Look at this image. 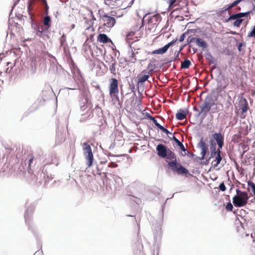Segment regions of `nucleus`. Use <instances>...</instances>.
I'll use <instances>...</instances> for the list:
<instances>
[{"mask_svg": "<svg viewBox=\"0 0 255 255\" xmlns=\"http://www.w3.org/2000/svg\"><path fill=\"white\" fill-rule=\"evenodd\" d=\"M103 23L98 28V31L99 33L109 32L112 27L116 23V19L114 17H111L107 14H105L101 16Z\"/></svg>", "mask_w": 255, "mask_h": 255, "instance_id": "f257e3e1", "label": "nucleus"}, {"mask_svg": "<svg viewBox=\"0 0 255 255\" xmlns=\"http://www.w3.org/2000/svg\"><path fill=\"white\" fill-rule=\"evenodd\" d=\"M251 13H252V11L231 14L230 16L225 20V22H230L234 27L239 28L244 20L242 18L248 16Z\"/></svg>", "mask_w": 255, "mask_h": 255, "instance_id": "f03ea898", "label": "nucleus"}, {"mask_svg": "<svg viewBox=\"0 0 255 255\" xmlns=\"http://www.w3.org/2000/svg\"><path fill=\"white\" fill-rule=\"evenodd\" d=\"M236 195L233 198V203L235 206L241 207L246 206L249 198L248 193L239 189H236Z\"/></svg>", "mask_w": 255, "mask_h": 255, "instance_id": "7ed1b4c3", "label": "nucleus"}, {"mask_svg": "<svg viewBox=\"0 0 255 255\" xmlns=\"http://www.w3.org/2000/svg\"><path fill=\"white\" fill-rule=\"evenodd\" d=\"M211 154L210 158H214L212 161L214 167H216L220 164L222 158L221 155V151L220 148L216 149V144L213 140L210 141Z\"/></svg>", "mask_w": 255, "mask_h": 255, "instance_id": "20e7f679", "label": "nucleus"}, {"mask_svg": "<svg viewBox=\"0 0 255 255\" xmlns=\"http://www.w3.org/2000/svg\"><path fill=\"white\" fill-rule=\"evenodd\" d=\"M145 18H146L145 20L147 21V28L150 30L155 28L161 20V17L159 14H155L152 16H148V14H146L143 18V21L144 20Z\"/></svg>", "mask_w": 255, "mask_h": 255, "instance_id": "39448f33", "label": "nucleus"}, {"mask_svg": "<svg viewBox=\"0 0 255 255\" xmlns=\"http://www.w3.org/2000/svg\"><path fill=\"white\" fill-rule=\"evenodd\" d=\"M83 150L84 155L87 161L86 164L88 167H91L94 160L93 153L91 146L87 142H85L83 143Z\"/></svg>", "mask_w": 255, "mask_h": 255, "instance_id": "423d86ee", "label": "nucleus"}, {"mask_svg": "<svg viewBox=\"0 0 255 255\" xmlns=\"http://www.w3.org/2000/svg\"><path fill=\"white\" fill-rule=\"evenodd\" d=\"M215 104V101L213 97L211 95H208L205 98L203 104L200 106L201 111L199 114L204 113L205 116L206 115Z\"/></svg>", "mask_w": 255, "mask_h": 255, "instance_id": "0eeeda50", "label": "nucleus"}, {"mask_svg": "<svg viewBox=\"0 0 255 255\" xmlns=\"http://www.w3.org/2000/svg\"><path fill=\"white\" fill-rule=\"evenodd\" d=\"M155 65H148L147 69L143 70L137 75V83H142L145 82L151 75L154 69L155 68Z\"/></svg>", "mask_w": 255, "mask_h": 255, "instance_id": "6e6552de", "label": "nucleus"}, {"mask_svg": "<svg viewBox=\"0 0 255 255\" xmlns=\"http://www.w3.org/2000/svg\"><path fill=\"white\" fill-rule=\"evenodd\" d=\"M118 81L116 78H112L110 80L109 93L111 98L119 100Z\"/></svg>", "mask_w": 255, "mask_h": 255, "instance_id": "1a4fd4ad", "label": "nucleus"}, {"mask_svg": "<svg viewBox=\"0 0 255 255\" xmlns=\"http://www.w3.org/2000/svg\"><path fill=\"white\" fill-rule=\"evenodd\" d=\"M165 157H166L167 159L166 162L168 163V165L170 168L175 166L177 163L175 154L170 149H168L167 155Z\"/></svg>", "mask_w": 255, "mask_h": 255, "instance_id": "9d476101", "label": "nucleus"}, {"mask_svg": "<svg viewBox=\"0 0 255 255\" xmlns=\"http://www.w3.org/2000/svg\"><path fill=\"white\" fill-rule=\"evenodd\" d=\"M189 43H195L199 47H201L203 49H206L208 46L207 43L200 38L191 37L189 39Z\"/></svg>", "mask_w": 255, "mask_h": 255, "instance_id": "9b49d317", "label": "nucleus"}, {"mask_svg": "<svg viewBox=\"0 0 255 255\" xmlns=\"http://www.w3.org/2000/svg\"><path fill=\"white\" fill-rule=\"evenodd\" d=\"M198 146L200 148L201 150V159L203 160L205 158L206 154L208 152V145L206 144V142L203 140V138H202L200 139V141L198 143Z\"/></svg>", "mask_w": 255, "mask_h": 255, "instance_id": "f8f14e48", "label": "nucleus"}, {"mask_svg": "<svg viewBox=\"0 0 255 255\" xmlns=\"http://www.w3.org/2000/svg\"><path fill=\"white\" fill-rule=\"evenodd\" d=\"M176 41V40H172L170 42L168 43L167 44L165 45L163 47L153 50L152 52H151V54H160V55L164 54L166 52V51H167L168 48L170 47V46L175 43Z\"/></svg>", "mask_w": 255, "mask_h": 255, "instance_id": "ddd939ff", "label": "nucleus"}, {"mask_svg": "<svg viewBox=\"0 0 255 255\" xmlns=\"http://www.w3.org/2000/svg\"><path fill=\"white\" fill-rule=\"evenodd\" d=\"M156 149L159 156L165 158L167 155L168 149L167 150V148L164 145L162 144H158L156 146Z\"/></svg>", "mask_w": 255, "mask_h": 255, "instance_id": "4468645a", "label": "nucleus"}, {"mask_svg": "<svg viewBox=\"0 0 255 255\" xmlns=\"http://www.w3.org/2000/svg\"><path fill=\"white\" fill-rule=\"evenodd\" d=\"M213 137L218 145V148L222 149L224 144V137L221 133H215L213 134Z\"/></svg>", "mask_w": 255, "mask_h": 255, "instance_id": "2eb2a0df", "label": "nucleus"}, {"mask_svg": "<svg viewBox=\"0 0 255 255\" xmlns=\"http://www.w3.org/2000/svg\"><path fill=\"white\" fill-rule=\"evenodd\" d=\"M171 169L178 174H186L188 173L187 169L178 163L176 164L175 166L171 167Z\"/></svg>", "mask_w": 255, "mask_h": 255, "instance_id": "dca6fc26", "label": "nucleus"}, {"mask_svg": "<svg viewBox=\"0 0 255 255\" xmlns=\"http://www.w3.org/2000/svg\"><path fill=\"white\" fill-rule=\"evenodd\" d=\"M135 35V33L134 32L130 31L126 35V41L130 46L134 42L138 41V38L140 37V36H137Z\"/></svg>", "mask_w": 255, "mask_h": 255, "instance_id": "f3484780", "label": "nucleus"}, {"mask_svg": "<svg viewBox=\"0 0 255 255\" xmlns=\"http://www.w3.org/2000/svg\"><path fill=\"white\" fill-rule=\"evenodd\" d=\"M239 109L242 110V113H244L247 112L249 109L248 103L245 98H242L239 103Z\"/></svg>", "mask_w": 255, "mask_h": 255, "instance_id": "a211bd4d", "label": "nucleus"}, {"mask_svg": "<svg viewBox=\"0 0 255 255\" xmlns=\"http://www.w3.org/2000/svg\"><path fill=\"white\" fill-rule=\"evenodd\" d=\"M97 41L103 43L112 42V41L104 33H100L97 37Z\"/></svg>", "mask_w": 255, "mask_h": 255, "instance_id": "6ab92c4d", "label": "nucleus"}, {"mask_svg": "<svg viewBox=\"0 0 255 255\" xmlns=\"http://www.w3.org/2000/svg\"><path fill=\"white\" fill-rule=\"evenodd\" d=\"M187 115V112L183 110L180 109L176 114V118L178 120H183L185 119Z\"/></svg>", "mask_w": 255, "mask_h": 255, "instance_id": "aec40b11", "label": "nucleus"}, {"mask_svg": "<svg viewBox=\"0 0 255 255\" xmlns=\"http://www.w3.org/2000/svg\"><path fill=\"white\" fill-rule=\"evenodd\" d=\"M150 120L154 123L155 125L158 128L161 129L163 132L166 133V134H168L169 133V131L166 128H164L163 126H161L159 124H158L157 123V121L155 120V119L154 117L150 116Z\"/></svg>", "mask_w": 255, "mask_h": 255, "instance_id": "412c9836", "label": "nucleus"}, {"mask_svg": "<svg viewBox=\"0 0 255 255\" xmlns=\"http://www.w3.org/2000/svg\"><path fill=\"white\" fill-rule=\"evenodd\" d=\"M51 19L49 16H45L43 19V24L46 26V29H48L50 27Z\"/></svg>", "mask_w": 255, "mask_h": 255, "instance_id": "4be33fe9", "label": "nucleus"}, {"mask_svg": "<svg viewBox=\"0 0 255 255\" xmlns=\"http://www.w3.org/2000/svg\"><path fill=\"white\" fill-rule=\"evenodd\" d=\"M248 190H251L252 192L253 193L254 195L255 196V184L252 181H249L248 183Z\"/></svg>", "mask_w": 255, "mask_h": 255, "instance_id": "5701e85b", "label": "nucleus"}, {"mask_svg": "<svg viewBox=\"0 0 255 255\" xmlns=\"http://www.w3.org/2000/svg\"><path fill=\"white\" fill-rule=\"evenodd\" d=\"M173 139L177 143V145L182 151H185L186 150L183 144L178 139H177L175 136H173Z\"/></svg>", "mask_w": 255, "mask_h": 255, "instance_id": "b1692460", "label": "nucleus"}, {"mask_svg": "<svg viewBox=\"0 0 255 255\" xmlns=\"http://www.w3.org/2000/svg\"><path fill=\"white\" fill-rule=\"evenodd\" d=\"M239 146L243 150L242 155H243L249 149L248 145L244 143H240Z\"/></svg>", "mask_w": 255, "mask_h": 255, "instance_id": "393cba45", "label": "nucleus"}, {"mask_svg": "<svg viewBox=\"0 0 255 255\" xmlns=\"http://www.w3.org/2000/svg\"><path fill=\"white\" fill-rule=\"evenodd\" d=\"M88 99L87 98H85V101L83 102V104L80 105L81 109L82 111L85 110L86 109H87L88 108Z\"/></svg>", "mask_w": 255, "mask_h": 255, "instance_id": "a878e982", "label": "nucleus"}, {"mask_svg": "<svg viewBox=\"0 0 255 255\" xmlns=\"http://www.w3.org/2000/svg\"><path fill=\"white\" fill-rule=\"evenodd\" d=\"M248 37L255 38V25L253 27L252 31L248 33Z\"/></svg>", "mask_w": 255, "mask_h": 255, "instance_id": "bb28decb", "label": "nucleus"}, {"mask_svg": "<svg viewBox=\"0 0 255 255\" xmlns=\"http://www.w3.org/2000/svg\"><path fill=\"white\" fill-rule=\"evenodd\" d=\"M233 208V206L231 203H229L226 206V209L228 211H232Z\"/></svg>", "mask_w": 255, "mask_h": 255, "instance_id": "cd10ccee", "label": "nucleus"}, {"mask_svg": "<svg viewBox=\"0 0 255 255\" xmlns=\"http://www.w3.org/2000/svg\"><path fill=\"white\" fill-rule=\"evenodd\" d=\"M227 11H228V10L226 9V7H223L221 10H219L218 12V14L221 15L222 14L225 13Z\"/></svg>", "mask_w": 255, "mask_h": 255, "instance_id": "c85d7f7f", "label": "nucleus"}, {"mask_svg": "<svg viewBox=\"0 0 255 255\" xmlns=\"http://www.w3.org/2000/svg\"><path fill=\"white\" fill-rule=\"evenodd\" d=\"M219 188L222 191H225L226 190V187L224 182H222L220 184Z\"/></svg>", "mask_w": 255, "mask_h": 255, "instance_id": "c756f323", "label": "nucleus"}, {"mask_svg": "<svg viewBox=\"0 0 255 255\" xmlns=\"http://www.w3.org/2000/svg\"><path fill=\"white\" fill-rule=\"evenodd\" d=\"M167 3L169 4V6H172L175 2H176V0H164Z\"/></svg>", "mask_w": 255, "mask_h": 255, "instance_id": "7c9ffc66", "label": "nucleus"}, {"mask_svg": "<svg viewBox=\"0 0 255 255\" xmlns=\"http://www.w3.org/2000/svg\"><path fill=\"white\" fill-rule=\"evenodd\" d=\"M48 57L49 58V60L52 63L54 64L56 62V59L54 57L50 55H48Z\"/></svg>", "mask_w": 255, "mask_h": 255, "instance_id": "2f4dec72", "label": "nucleus"}, {"mask_svg": "<svg viewBox=\"0 0 255 255\" xmlns=\"http://www.w3.org/2000/svg\"><path fill=\"white\" fill-rule=\"evenodd\" d=\"M65 41H66V38H65L64 34H63L62 35L61 40H60L61 45H63L64 44V43L65 42Z\"/></svg>", "mask_w": 255, "mask_h": 255, "instance_id": "473e14b6", "label": "nucleus"}, {"mask_svg": "<svg viewBox=\"0 0 255 255\" xmlns=\"http://www.w3.org/2000/svg\"><path fill=\"white\" fill-rule=\"evenodd\" d=\"M30 157L29 162V164H28L29 167H30L31 166V164L32 163V161L34 159V156L32 154L30 155Z\"/></svg>", "mask_w": 255, "mask_h": 255, "instance_id": "72a5a7b5", "label": "nucleus"}, {"mask_svg": "<svg viewBox=\"0 0 255 255\" xmlns=\"http://www.w3.org/2000/svg\"><path fill=\"white\" fill-rule=\"evenodd\" d=\"M32 8H33L32 7V5H29V4H28V5H27V9H28V11L29 14L31 16H32V13L31 12V11L32 10Z\"/></svg>", "mask_w": 255, "mask_h": 255, "instance_id": "f704fd0d", "label": "nucleus"}, {"mask_svg": "<svg viewBox=\"0 0 255 255\" xmlns=\"http://www.w3.org/2000/svg\"><path fill=\"white\" fill-rule=\"evenodd\" d=\"M6 58L5 55L3 53L0 54V63L2 62L3 59Z\"/></svg>", "mask_w": 255, "mask_h": 255, "instance_id": "c9c22d12", "label": "nucleus"}, {"mask_svg": "<svg viewBox=\"0 0 255 255\" xmlns=\"http://www.w3.org/2000/svg\"><path fill=\"white\" fill-rule=\"evenodd\" d=\"M117 166H118V164H116V163H114V162H111V163L109 164V165H108V166H109V167H112V168L116 167H117Z\"/></svg>", "mask_w": 255, "mask_h": 255, "instance_id": "e433bc0d", "label": "nucleus"}, {"mask_svg": "<svg viewBox=\"0 0 255 255\" xmlns=\"http://www.w3.org/2000/svg\"><path fill=\"white\" fill-rule=\"evenodd\" d=\"M36 1V0H29L28 1V4H29V5H32L35 4Z\"/></svg>", "mask_w": 255, "mask_h": 255, "instance_id": "4c0bfd02", "label": "nucleus"}, {"mask_svg": "<svg viewBox=\"0 0 255 255\" xmlns=\"http://www.w3.org/2000/svg\"><path fill=\"white\" fill-rule=\"evenodd\" d=\"M184 38H185V34H182L180 36V38H179V41H180V42H182V41H183L184 40Z\"/></svg>", "mask_w": 255, "mask_h": 255, "instance_id": "58836bf2", "label": "nucleus"}, {"mask_svg": "<svg viewBox=\"0 0 255 255\" xmlns=\"http://www.w3.org/2000/svg\"><path fill=\"white\" fill-rule=\"evenodd\" d=\"M181 64H191V63L189 60H185L183 61H181Z\"/></svg>", "mask_w": 255, "mask_h": 255, "instance_id": "ea45409f", "label": "nucleus"}, {"mask_svg": "<svg viewBox=\"0 0 255 255\" xmlns=\"http://www.w3.org/2000/svg\"><path fill=\"white\" fill-rule=\"evenodd\" d=\"M190 65H181V69H187L189 68Z\"/></svg>", "mask_w": 255, "mask_h": 255, "instance_id": "a19ab883", "label": "nucleus"}, {"mask_svg": "<svg viewBox=\"0 0 255 255\" xmlns=\"http://www.w3.org/2000/svg\"><path fill=\"white\" fill-rule=\"evenodd\" d=\"M240 135L239 134V135H237V134L235 135L234 136V141H236L237 142H239V140H238V138L240 137Z\"/></svg>", "mask_w": 255, "mask_h": 255, "instance_id": "79ce46f5", "label": "nucleus"}, {"mask_svg": "<svg viewBox=\"0 0 255 255\" xmlns=\"http://www.w3.org/2000/svg\"><path fill=\"white\" fill-rule=\"evenodd\" d=\"M216 65H214L211 68V73L214 72V70H216Z\"/></svg>", "mask_w": 255, "mask_h": 255, "instance_id": "37998d69", "label": "nucleus"}, {"mask_svg": "<svg viewBox=\"0 0 255 255\" xmlns=\"http://www.w3.org/2000/svg\"><path fill=\"white\" fill-rule=\"evenodd\" d=\"M71 66H72V67H71V69L72 71L75 70V67H76V65L73 64V65H71Z\"/></svg>", "mask_w": 255, "mask_h": 255, "instance_id": "c03bdc74", "label": "nucleus"}, {"mask_svg": "<svg viewBox=\"0 0 255 255\" xmlns=\"http://www.w3.org/2000/svg\"><path fill=\"white\" fill-rule=\"evenodd\" d=\"M44 5H45V9H46V13H47V11H48V10L49 9V6H48L47 4H45Z\"/></svg>", "mask_w": 255, "mask_h": 255, "instance_id": "a18cd8bd", "label": "nucleus"}, {"mask_svg": "<svg viewBox=\"0 0 255 255\" xmlns=\"http://www.w3.org/2000/svg\"><path fill=\"white\" fill-rule=\"evenodd\" d=\"M41 1L44 5L47 4L46 0H41Z\"/></svg>", "mask_w": 255, "mask_h": 255, "instance_id": "49530a36", "label": "nucleus"}, {"mask_svg": "<svg viewBox=\"0 0 255 255\" xmlns=\"http://www.w3.org/2000/svg\"><path fill=\"white\" fill-rule=\"evenodd\" d=\"M243 44L242 43H240L239 45V46H238V49L240 51H241V47L242 46Z\"/></svg>", "mask_w": 255, "mask_h": 255, "instance_id": "de8ad7c7", "label": "nucleus"}, {"mask_svg": "<svg viewBox=\"0 0 255 255\" xmlns=\"http://www.w3.org/2000/svg\"><path fill=\"white\" fill-rule=\"evenodd\" d=\"M230 33H231L232 34H233V35H235V34H237V33L235 31H231L230 32Z\"/></svg>", "mask_w": 255, "mask_h": 255, "instance_id": "09e8293b", "label": "nucleus"}, {"mask_svg": "<svg viewBox=\"0 0 255 255\" xmlns=\"http://www.w3.org/2000/svg\"><path fill=\"white\" fill-rule=\"evenodd\" d=\"M253 10H255V5H254V7H253Z\"/></svg>", "mask_w": 255, "mask_h": 255, "instance_id": "8fccbe9b", "label": "nucleus"}, {"mask_svg": "<svg viewBox=\"0 0 255 255\" xmlns=\"http://www.w3.org/2000/svg\"><path fill=\"white\" fill-rule=\"evenodd\" d=\"M173 68H175V67H176V65H175V64H173Z\"/></svg>", "mask_w": 255, "mask_h": 255, "instance_id": "3c124183", "label": "nucleus"}, {"mask_svg": "<svg viewBox=\"0 0 255 255\" xmlns=\"http://www.w3.org/2000/svg\"><path fill=\"white\" fill-rule=\"evenodd\" d=\"M6 64H10V62H6Z\"/></svg>", "mask_w": 255, "mask_h": 255, "instance_id": "603ef678", "label": "nucleus"}, {"mask_svg": "<svg viewBox=\"0 0 255 255\" xmlns=\"http://www.w3.org/2000/svg\"><path fill=\"white\" fill-rule=\"evenodd\" d=\"M74 26H75L74 24H73V25H72V27H73V28H74Z\"/></svg>", "mask_w": 255, "mask_h": 255, "instance_id": "864d4df0", "label": "nucleus"}, {"mask_svg": "<svg viewBox=\"0 0 255 255\" xmlns=\"http://www.w3.org/2000/svg\"><path fill=\"white\" fill-rule=\"evenodd\" d=\"M39 32H40V33H42V31H39Z\"/></svg>", "mask_w": 255, "mask_h": 255, "instance_id": "5fc2aeb1", "label": "nucleus"}, {"mask_svg": "<svg viewBox=\"0 0 255 255\" xmlns=\"http://www.w3.org/2000/svg\"><path fill=\"white\" fill-rule=\"evenodd\" d=\"M37 1H41V0H37Z\"/></svg>", "mask_w": 255, "mask_h": 255, "instance_id": "6e6d98bb", "label": "nucleus"}, {"mask_svg": "<svg viewBox=\"0 0 255 255\" xmlns=\"http://www.w3.org/2000/svg\"><path fill=\"white\" fill-rule=\"evenodd\" d=\"M134 0H132V1H133Z\"/></svg>", "mask_w": 255, "mask_h": 255, "instance_id": "4d7b16f0", "label": "nucleus"}]
</instances>
